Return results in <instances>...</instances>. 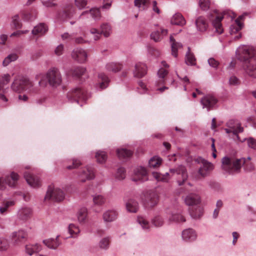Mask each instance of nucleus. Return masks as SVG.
<instances>
[{"instance_id":"f257e3e1","label":"nucleus","mask_w":256,"mask_h":256,"mask_svg":"<svg viewBox=\"0 0 256 256\" xmlns=\"http://www.w3.org/2000/svg\"><path fill=\"white\" fill-rule=\"evenodd\" d=\"M250 160V157L237 158L233 156H225L222 159V168L230 174L240 172L242 166L245 171L251 172L254 170V166Z\"/></svg>"},{"instance_id":"f03ea898","label":"nucleus","mask_w":256,"mask_h":256,"mask_svg":"<svg viewBox=\"0 0 256 256\" xmlns=\"http://www.w3.org/2000/svg\"><path fill=\"white\" fill-rule=\"evenodd\" d=\"M238 58L243 62V68L250 77L256 78V56L254 48L243 46L237 50Z\"/></svg>"},{"instance_id":"7ed1b4c3","label":"nucleus","mask_w":256,"mask_h":256,"mask_svg":"<svg viewBox=\"0 0 256 256\" xmlns=\"http://www.w3.org/2000/svg\"><path fill=\"white\" fill-rule=\"evenodd\" d=\"M40 80L38 84L40 86L46 87L48 84L53 88L60 86L62 82V78L58 69L52 68L48 70L45 74H40L36 76V79Z\"/></svg>"},{"instance_id":"20e7f679","label":"nucleus","mask_w":256,"mask_h":256,"mask_svg":"<svg viewBox=\"0 0 256 256\" xmlns=\"http://www.w3.org/2000/svg\"><path fill=\"white\" fill-rule=\"evenodd\" d=\"M90 97V94L82 86L76 87L67 94V98L70 100L78 104L85 102Z\"/></svg>"},{"instance_id":"39448f33","label":"nucleus","mask_w":256,"mask_h":256,"mask_svg":"<svg viewBox=\"0 0 256 256\" xmlns=\"http://www.w3.org/2000/svg\"><path fill=\"white\" fill-rule=\"evenodd\" d=\"M226 15L231 18L232 19L236 16V15L230 10L224 11L220 14L218 13L216 10H214L209 16L210 20L211 21L213 26L216 29V31L218 34H221L223 32L224 30L221 22L224 18V16Z\"/></svg>"},{"instance_id":"423d86ee","label":"nucleus","mask_w":256,"mask_h":256,"mask_svg":"<svg viewBox=\"0 0 256 256\" xmlns=\"http://www.w3.org/2000/svg\"><path fill=\"white\" fill-rule=\"evenodd\" d=\"M228 128L225 129L227 134H232L233 138L235 140L240 141L238 134L244 131V128L241 126L240 123L238 120H231L226 124Z\"/></svg>"},{"instance_id":"0eeeda50","label":"nucleus","mask_w":256,"mask_h":256,"mask_svg":"<svg viewBox=\"0 0 256 256\" xmlns=\"http://www.w3.org/2000/svg\"><path fill=\"white\" fill-rule=\"evenodd\" d=\"M33 86V82L28 78L22 76H18L12 84V88L14 91L20 92L26 88H30Z\"/></svg>"},{"instance_id":"6e6552de","label":"nucleus","mask_w":256,"mask_h":256,"mask_svg":"<svg viewBox=\"0 0 256 256\" xmlns=\"http://www.w3.org/2000/svg\"><path fill=\"white\" fill-rule=\"evenodd\" d=\"M64 198V194L60 189L50 186L48 188L44 200H46L61 202Z\"/></svg>"},{"instance_id":"1a4fd4ad","label":"nucleus","mask_w":256,"mask_h":256,"mask_svg":"<svg viewBox=\"0 0 256 256\" xmlns=\"http://www.w3.org/2000/svg\"><path fill=\"white\" fill-rule=\"evenodd\" d=\"M100 32L96 28H92L90 30L92 34L94 35V40L100 39L101 34H102L105 37H108L112 33V27L107 23H104L100 26Z\"/></svg>"},{"instance_id":"9d476101","label":"nucleus","mask_w":256,"mask_h":256,"mask_svg":"<svg viewBox=\"0 0 256 256\" xmlns=\"http://www.w3.org/2000/svg\"><path fill=\"white\" fill-rule=\"evenodd\" d=\"M170 172L173 174L177 175V182L179 186L182 185L188 178V174L186 169L183 166H179L176 169H170Z\"/></svg>"},{"instance_id":"9b49d317","label":"nucleus","mask_w":256,"mask_h":256,"mask_svg":"<svg viewBox=\"0 0 256 256\" xmlns=\"http://www.w3.org/2000/svg\"><path fill=\"white\" fill-rule=\"evenodd\" d=\"M144 197V205L148 208H154L158 203V196L155 192L148 191L146 193Z\"/></svg>"},{"instance_id":"f8f14e48","label":"nucleus","mask_w":256,"mask_h":256,"mask_svg":"<svg viewBox=\"0 0 256 256\" xmlns=\"http://www.w3.org/2000/svg\"><path fill=\"white\" fill-rule=\"evenodd\" d=\"M18 178V175L14 172H12L10 175L6 176L4 180L2 178H0V190H3L5 189L6 184L12 187L16 186Z\"/></svg>"},{"instance_id":"ddd939ff","label":"nucleus","mask_w":256,"mask_h":256,"mask_svg":"<svg viewBox=\"0 0 256 256\" xmlns=\"http://www.w3.org/2000/svg\"><path fill=\"white\" fill-rule=\"evenodd\" d=\"M244 16L242 15L240 16L236 20L235 22L232 24L230 27V34L231 35L237 34L234 37V40H238L240 39L242 36V34L240 32V31L242 30L243 26V24L241 22Z\"/></svg>"},{"instance_id":"4468645a","label":"nucleus","mask_w":256,"mask_h":256,"mask_svg":"<svg viewBox=\"0 0 256 256\" xmlns=\"http://www.w3.org/2000/svg\"><path fill=\"white\" fill-rule=\"evenodd\" d=\"M168 74V71L164 68H161L158 72V80L156 82V86L158 87V90L160 92H164L165 90L168 89V88L165 86L160 87L165 84V81L166 80V76Z\"/></svg>"},{"instance_id":"2eb2a0df","label":"nucleus","mask_w":256,"mask_h":256,"mask_svg":"<svg viewBox=\"0 0 256 256\" xmlns=\"http://www.w3.org/2000/svg\"><path fill=\"white\" fill-rule=\"evenodd\" d=\"M197 161L202 164L198 170V174L202 176H206L214 168V166L212 163L202 158H198Z\"/></svg>"},{"instance_id":"dca6fc26","label":"nucleus","mask_w":256,"mask_h":256,"mask_svg":"<svg viewBox=\"0 0 256 256\" xmlns=\"http://www.w3.org/2000/svg\"><path fill=\"white\" fill-rule=\"evenodd\" d=\"M78 176L82 182H84L86 180L93 179L95 176L94 169L91 166L84 168L79 172Z\"/></svg>"},{"instance_id":"f3484780","label":"nucleus","mask_w":256,"mask_h":256,"mask_svg":"<svg viewBox=\"0 0 256 256\" xmlns=\"http://www.w3.org/2000/svg\"><path fill=\"white\" fill-rule=\"evenodd\" d=\"M148 179V172L144 168L140 166L134 170L132 177L134 181L144 182L147 180Z\"/></svg>"},{"instance_id":"a211bd4d","label":"nucleus","mask_w":256,"mask_h":256,"mask_svg":"<svg viewBox=\"0 0 256 256\" xmlns=\"http://www.w3.org/2000/svg\"><path fill=\"white\" fill-rule=\"evenodd\" d=\"M87 54L86 52L81 48H76L72 53V57L75 60L80 63H84L86 61Z\"/></svg>"},{"instance_id":"6ab92c4d","label":"nucleus","mask_w":256,"mask_h":256,"mask_svg":"<svg viewBox=\"0 0 256 256\" xmlns=\"http://www.w3.org/2000/svg\"><path fill=\"white\" fill-rule=\"evenodd\" d=\"M218 100L213 96L207 95L204 96L200 101L203 108L210 110L217 103Z\"/></svg>"},{"instance_id":"aec40b11","label":"nucleus","mask_w":256,"mask_h":256,"mask_svg":"<svg viewBox=\"0 0 256 256\" xmlns=\"http://www.w3.org/2000/svg\"><path fill=\"white\" fill-rule=\"evenodd\" d=\"M195 24L197 30L200 32H206L208 28V23L207 20L202 16H200L196 18Z\"/></svg>"},{"instance_id":"412c9836","label":"nucleus","mask_w":256,"mask_h":256,"mask_svg":"<svg viewBox=\"0 0 256 256\" xmlns=\"http://www.w3.org/2000/svg\"><path fill=\"white\" fill-rule=\"evenodd\" d=\"M185 202L191 207L196 206L200 202V196L197 194L191 193L186 197Z\"/></svg>"},{"instance_id":"4be33fe9","label":"nucleus","mask_w":256,"mask_h":256,"mask_svg":"<svg viewBox=\"0 0 256 256\" xmlns=\"http://www.w3.org/2000/svg\"><path fill=\"white\" fill-rule=\"evenodd\" d=\"M118 216V212L114 210H108L104 212L102 214L104 222H111L116 220Z\"/></svg>"},{"instance_id":"5701e85b","label":"nucleus","mask_w":256,"mask_h":256,"mask_svg":"<svg viewBox=\"0 0 256 256\" xmlns=\"http://www.w3.org/2000/svg\"><path fill=\"white\" fill-rule=\"evenodd\" d=\"M146 66L142 62H138L135 65V68L134 74L135 77L141 78L144 76L146 74Z\"/></svg>"},{"instance_id":"b1692460","label":"nucleus","mask_w":256,"mask_h":256,"mask_svg":"<svg viewBox=\"0 0 256 256\" xmlns=\"http://www.w3.org/2000/svg\"><path fill=\"white\" fill-rule=\"evenodd\" d=\"M24 177L27 182L31 186L34 188H37L40 186V182L38 177L35 176L28 172L24 173Z\"/></svg>"},{"instance_id":"393cba45","label":"nucleus","mask_w":256,"mask_h":256,"mask_svg":"<svg viewBox=\"0 0 256 256\" xmlns=\"http://www.w3.org/2000/svg\"><path fill=\"white\" fill-rule=\"evenodd\" d=\"M86 70V68L84 67L74 66L68 70V74L79 79L84 74Z\"/></svg>"},{"instance_id":"a878e982","label":"nucleus","mask_w":256,"mask_h":256,"mask_svg":"<svg viewBox=\"0 0 256 256\" xmlns=\"http://www.w3.org/2000/svg\"><path fill=\"white\" fill-rule=\"evenodd\" d=\"M32 214V210L30 208H21L18 213L19 218L22 220H27L30 219Z\"/></svg>"},{"instance_id":"bb28decb","label":"nucleus","mask_w":256,"mask_h":256,"mask_svg":"<svg viewBox=\"0 0 256 256\" xmlns=\"http://www.w3.org/2000/svg\"><path fill=\"white\" fill-rule=\"evenodd\" d=\"M170 22L172 24L183 26L186 24V20L180 13H176L172 18Z\"/></svg>"},{"instance_id":"cd10ccee","label":"nucleus","mask_w":256,"mask_h":256,"mask_svg":"<svg viewBox=\"0 0 256 256\" xmlns=\"http://www.w3.org/2000/svg\"><path fill=\"white\" fill-rule=\"evenodd\" d=\"M182 238L185 241L190 242L196 238V234L192 229L188 228L182 232Z\"/></svg>"},{"instance_id":"c85d7f7f","label":"nucleus","mask_w":256,"mask_h":256,"mask_svg":"<svg viewBox=\"0 0 256 256\" xmlns=\"http://www.w3.org/2000/svg\"><path fill=\"white\" fill-rule=\"evenodd\" d=\"M48 30V26L44 24L40 23L34 27L32 34L34 36H41L44 34Z\"/></svg>"},{"instance_id":"c756f323","label":"nucleus","mask_w":256,"mask_h":256,"mask_svg":"<svg viewBox=\"0 0 256 256\" xmlns=\"http://www.w3.org/2000/svg\"><path fill=\"white\" fill-rule=\"evenodd\" d=\"M116 154L120 159L124 160L130 158L133 152L126 148H120L116 150Z\"/></svg>"},{"instance_id":"7c9ffc66","label":"nucleus","mask_w":256,"mask_h":256,"mask_svg":"<svg viewBox=\"0 0 256 256\" xmlns=\"http://www.w3.org/2000/svg\"><path fill=\"white\" fill-rule=\"evenodd\" d=\"M168 34V30L164 28H160V31H156L152 32L150 34V38L154 42H158L160 41L164 36Z\"/></svg>"},{"instance_id":"2f4dec72","label":"nucleus","mask_w":256,"mask_h":256,"mask_svg":"<svg viewBox=\"0 0 256 256\" xmlns=\"http://www.w3.org/2000/svg\"><path fill=\"white\" fill-rule=\"evenodd\" d=\"M74 12V8L71 5L67 6L63 10L62 12L60 14V18L61 20H64L70 18Z\"/></svg>"},{"instance_id":"473e14b6","label":"nucleus","mask_w":256,"mask_h":256,"mask_svg":"<svg viewBox=\"0 0 256 256\" xmlns=\"http://www.w3.org/2000/svg\"><path fill=\"white\" fill-rule=\"evenodd\" d=\"M128 211L130 212H136L138 208V202L134 199H129L126 204Z\"/></svg>"},{"instance_id":"72a5a7b5","label":"nucleus","mask_w":256,"mask_h":256,"mask_svg":"<svg viewBox=\"0 0 256 256\" xmlns=\"http://www.w3.org/2000/svg\"><path fill=\"white\" fill-rule=\"evenodd\" d=\"M190 213L192 217L193 218H200L203 214L202 209L198 204L196 205V206L190 207Z\"/></svg>"},{"instance_id":"f704fd0d","label":"nucleus","mask_w":256,"mask_h":256,"mask_svg":"<svg viewBox=\"0 0 256 256\" xmlns=\"http://www.w3.org/2000/svg\"><path fill=\"white\" fill-rule=\"evenodd\" d=\"M14 204L13 200H4L0 206V214L3 215L6 214L9 208L14 206Z\"/></svg>"},{"instance_id":"c9c22d12","label":"nucleus","mask_w":256,"mask_h":256,"mask_svg":"<svg viewBox=\"0 0 256 256\" xmlns=\"http://www.w3.org/2000/svg\"><path fill=\"white\" fill-rule=\"evenodd\" d=\"M170 42H171L172 55L174 57H177L178 50L179 48H182V46L180 43L176 42L172 36H170Z\"/></svg>"},{"instance_id":"e433bc0d","label":"nucleus","mask_w":256,"mask_h":256,"mask_svg":"<svg viewBox=\"0 0 256 256\" xmlns=\"http://www.w3.org/2000/svg\"><path fill=\"white\" fill-rule=\"evenodd\" d=\"M44 243L49 248L56 249L60 244V242L58 240V236L56 239L50 238L44 240Z\"/></svg>"},{"instance_id":"4c0bfd02","label":"nucleus","mask_w":256,"mask_h":256,"mask_svg":"<svg viewBox=\"0 0 256 256\" xmlns=\"http://www.w3.org/2000/svg\"><path fill=\"white\" fill-rule=\"evenodd\" d=\"M37 13L36 10L24 11L22 14V18L25 20H32L36 18Z\"/></svg>"},{"instance_id":"58836bf2","label":"nucleus","mask_w":256,"mask_h":256,"mask_svg":"<svg viewBox=\"0 0 256 256\" xmlns=\"http://www.w3.org/2000/svg\"><path fill=\"white\" fill-rule=\"evenodd\" d=\"M27 236L26 233L24 230H19L18 232L13 233L12 236V240L16 242H22L23 240H25Z\"/></svg>"},{"instance_id":"ea45409f","label":"nucleus","mask_w":256,"mask_h":256,"mask_svg":"<svg viewBox=\"0 0 256 256\" xmlns=\"http://www.w3.org/2000/svg\"><path fill=\"white\" fill-rule=\"evenodd\" d=\"M185 62L186 64L189 66H195L196 64V58L193 53H192L190 48L186 54Z\"/></svg>"},{"instance_id":"a19ab883","label":"nucleus","mask_w":256,"mask_h":256,"mask_svg":"<svg viewBox=\"0 0 256 256\" xmlns=\"http://www.w3.org/2000/svg\"><path fill=\"white\" fill-rule=\"evenodd\" d=\"M40 246L38 244H28L26 246V252L30 256L33 254L38 252L41 250Z\"/></svg>"},{"instance_id":"79ce46f5","label":"nucleus","mask_w":256,"mask_h":256,"mask_svg":"<svg viewBox=\"0 0 256 256\" xmlns=\"http://www.w3.org/2000/svg\"><path fill=\"white\" fill-rule=\"evenodd\" d=\"M98 78L100 80V88L101 90L106 88L110 82L108 76L104 74H100L98 75Z\"/></svg>"},{"instance_id":"37998d69","label":"nucleus","mask_w":256,"mask_h":256,"mask_svg":"<svg viewBox=\"0 0 256 256\" xmlns=\"http://www.w3.org/2000/svg\"><path fill=\"white\" fill-rule=\"evenodd\" d=\"M152 176L157 180L162 182H168L170 178V174L168 172L165 174H162L157 172H154Z\"/></svg>"},{"instance_id":"c03bdc74","label":"nucleus","mask_w":256,"mask_h":256,"mask_svg":"<svg viewBox=\"0 0 256 256\" xmlns=\"http://www.w3.org/2000/svg\"><path fill=\"white\" fill-rule=\"evenodd\" d=\"M106 69L114 72H118L122 68V64L119 63L110 62L106 64Z\"/></svg>"},{"instance_id":"a18cd8bd","label":"nucleus","mask_w":256,"mask_h":256,"mask_svg":"<svg viewBox=\"0 0 256 256\" xmlns=\"http://www.w3.org/2000/svg\"><path fill=\"white\" fill-rule=\"evenodd\" d=\"M88 14L95 20H98L100 18V11L97 8L91 9L89 12L88 11L84 12L81 14L80 16Z\"/></svg>"},{"instance_id":"49530a36","label":"nucleus","mask_w":256,"mask_h":256,"mask_svg":"<svg viewBox=\"0 0 256 256\" xmlns=\"http://www.w3.org/2000/svg\"><path fill=\"white\" fill-rule=\"evenodd\" d=\"M87 218V210L85 208H80L78 213V219L80 222H84Z\"/></svg>"},{"instance_id":"de8ad7c7","label":"nucleus","mask_w":256,"mask_h":256,"mask_svg":"<svg viewBox=\"0 0 256 256\" xmlns=\"http://www.w3.org/2000/svg\"><path fill=\"white\" fill-rule=\"evenodd\" d=\"M162 164V159L158 156H154L149 161V166L150 168H156Z\"/></svg>"},{"instance_id":"09e8293b","label":"nucleus","mask_w":256,"mask_h":256,"mask_svg":"<svg viewBox=\"0 0 256 256\" xmlns=\"http://www.w3.org/2000/svg\"><path fill=\"white\" fill-rule=\"evenodd\" d=\"M10 80V76L9 74H4L0 76V91L4 86L8 84Z\"/></svg>"},{"instance_id":"8fccbe9b","label":"nucleus","mask_w":256,"mask_h":256,"mask_svg":"<svg viewBox=\"0 0 256 256\" xmlns=\"http://www.w3.org/2000/svg\"><path fill=\"white\" fill-rule=\"evenodd\" d=\"M96 158L98 162L104 163L107 159V155L106 152L100 150L96 152Z\"/></svg>"},{"instance_id":"3c124183","label":"nucleus","mask_w":256,"mask_h":256,"mask_svg":"<svg viewBox=\"0 0 256 256\" xmlns=\"http://www.w3.org/2000/svg\"><path fill=\"white\" fill-rule=\"evenodd\" d=\"M110 243V238L106 237L102 238L99 242V246L100 248L106 250L109 248Z\"/></svg>"},{"instance_id":"603ef678","label":"nucleus","mask_w":256,"mask_h":256,"mask_svg":"<svg viewBox=\"0 0 256 256\" xmlns=\"http://www.w3.org/2000/svg\"><path fill=\"white\" fill-rule=\"evenodd\" d=\"M169 219L170 221L177 222H186L185 218L180 214H172Z\"/></svg>"},{"instance_id":"864d4df0","label":"nucleus","mask_w":256,"mask_h":256,"mask_svg":"<svg viewBox=\"0 0 256 256\" xmlns=\"http://www.w3.org/2000/svg\"><path fill=\"white\" fill-rule=\"evenodd\" d=\"M150 4L149 0H135L134 5L140 8H142L143 10L148 8Z\"/></svg>"},{"instance_id":"5fc2aeb1","label":"nucleus","mask_w":256,"mask_h":256,"mask_svg":"<svg viewBox=\"0 0 256 256\" xmlns=\"http://www.w3.org/2000/svg\"><path fill=\"white\" fill-rule=\"evenodd\" d=\"M69 233L72 237H75L80 232L79 228L74 224H70L68 226Z\"/></svg>"},{"instance_id":"6e6d98bb","label":"nucleus","mask_w":256,"mask_h":256,"mask_svg":"<svg viewBox=\"0 0 256 256\" xmlns=\"http://www.w3.org/2000/svg\"><path fill=\"white\" fill-rule=\"evenodd\" d=\"M18 56L16 54H12L6 57L3 61V65L7 66L10 62L16 60Z\"/></svg>"},{"instance_id":"4d7b16f0","label":"nucleus","mask_w":256,"mask_h":256,"mask_svg":"<svg viewBox=\"0 0 256 256\" xmlns=\"http://www.w3.org/2000/svg\"><path fill=\"white\" fill-rule=\"evenodd\" d=\"M152 224L156 227L161 226L164 224V220L162 217L158 216H156L152 220Z\"/></svg>"},{"instance_id":"13d9d810","label":"nucleus","mask_w":256,"mask_h":256,"mask_svg":"<svg viewBox=\"0 0 256 256\" xmlns=\"http://www.w3.org/2000/svg\"><path fill=\"white\" fill-rule=\"evenodd\" d=\"M138 222L144 229L146 230L150 228L148 222L144 217H138Z\"/></svg>"},{"instance_id":"bf43d9fd","label":"nucleus","mask_w":256,"mask_h":256,"mask_svg":"<svg viewBox=\"0 0 256 256\" xmlns=\"http://www.w3.org/2000/svg\"><path fill=\"white\" fill-rule=\"evenodd\" d=\"M104 198L101 195H97L94 197L93 201L95 204L101 206L105 202Z\"/></svg>"},{"instance_id":"052dcab7","label":"nucleus","mask_w":256,"mask_h":256,"mask_svg":"<svg viewBox=\"0 0 256 256\" xmlns=\"http://www.w3.org/2000/svg\"><path fill=\"white\" fill-rule=\"evenodd\" d=\"M116 177L117 179L122 180L126 177V170L123 168H119L116 172Z\"/></svg>"},{"instance_id":"680f3d73","label":"nucleus","mask_w":256,"mask_h":256,"mask_svg":"<svg viewBox=\"0 0 256 256\" xmlns=\"http://www.w3.org/2000/svg\"><path fill=\"white\" fill-rule=\"evenodd\" d=\"M199 6L202 10H207L210 6V0H200Z\"/></svg>"},{"instance_id":"e2e57ef3","label":"nucleus","mask_w":256,"mask_h":256,"mask_svg":"<svg viewBox=\"0 0 256 256\" xmlns=\"http://www.w3.org/2000/svg\"><path fill=\"white\" fill-rule=\"evenodd\" d=\"M82 164L81 162L77 159H73L72 161V165H70L66 167L68 170L76 168Z\"/></svg>"},{"instance_id":"0e129e2a","label":"nucleus","mask_w":256,"mask_h":256,"mask_svg":"<svg viewBox=\"0 0 256 256\" xmlns=\"http://www.w3.org/2000/svg\"><path fill=\"white\" fill-rule=\"evenodd\" d=\"M87 1L86 0H75V5L79 9H82L86 6Z\"/></svg>"},{"instance_id":"69168bd1","label":"nucleus","mask_w":256,"mask_h":256,"mask_svg":"<svg viewBox=\"0 0 256 256\" xmlns=\"http://www.w3.org/2000/svg\"><path fill=\"white\" fill-rule=\"evenodd\" d=\"M12 24L16 28H19L21 27V23L19 21V16L18 15L14 16L12 18Z\"/></svg>"},{"instance_id":"338daca9","label":"nucleus","mask_w":256,"mask_h":256,"mask_svg":"<svg viewBox=\"0 0 256 256\" xmlns=\"http://www.w3.org/2000/svg\"><path fill=\"white\" fill-rule=\"evenodd\" d=\"M229 82L230 85L237 86L240 84V80L238 78L233 76L230 77Z\"/></svg>"},{"instance_id":"774afa93","label":"nucleus","mask_w":256,"mask_h":256,"mask_svg":"<svg viewBox=\"0 0 256 256\" xmlns=\"http://www.w3.org/2000/svg\"><path fill=\"white\" fill-rule=\"evenodd\" d=\"M248 144V146L253 149H256V140L252 138H250L247 139Z\"/></svg>"}]
</instances>
